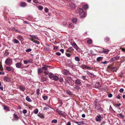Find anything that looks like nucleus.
Masks as SVG:
<instances>
[{"label": "nucleus", "instance_id": "obj_13", "mask_svg": "<svg viewBox=\"0 0 125 125\" xmlns=\"http://www.w3.org/2000/svg\"><path fill=\"white\" fill-rule=\"evenodd\" d=\"M70 7L72 9H74L75 7V4L72 3H71L70 4Z\"/></svg>", "mask_w": 125, "mask_h": 125}, {"label": "nucleus", "instance_id": "obj_63", "mask_svg": "<svg viewBox=\"0 0 125 125\" xmlns=\"http://www.w3.org/2000/svg\"><path fill=\"white\" fill-rule=\"evenodd\" d=\"M56 54L57 55L60 56L61 54V53L60 52H57L56 53Z\"/></svg>", "mask_w": 125, "mask_h": 125}, {"label": "nucleus", "instance_id": "obj_20", "mask_svg": "<svg viewBox=\"0 0 125 125\" xmlns=\"http://www.w3.org/2000/svg\"><path fill=\"white\" fill-rule=\"evenodd\" d=\"M11 68H12V67L7 66L6 68V69L7 71L10 72L11 71Z\"/></svg>", "mask_w": 125, "mask_h": 125}, {"label": "nucleus", "instance_id": "obj_16", "mask_svg": "<svg viewBox=\"0 0 125 125\" xmlns=\"http://www.w3.org/2000/svg\"><path fill=\"white\" fill-rule=\"evenodd\" d=\"M17 38L21 41H22L24 40L22 36L20 35H19L17 36Z\"/></svg>", "mask_w": 125, "mask_h": 125}, {"label": "nucleus", "instance_id": "obj_61", "mask_svg": "<svg viewBox=\"0 0 125 125\" xmlns=\"http://www.w3.org/2000/svg\"><path fill=\"white\" fill-rule=\"evenodd\" d=\"M112 94H108V96L109 97L111 98L112 96Z\"/></svg>", "mask_w": 125, "mask_h": 125}, {"label": "nucleus", "instance_id": "obj_40", "mask_svg": "<svg viewBox=\"0 0 125 125\" xmlns=\"http://www.w3.org/2000/svg\"><path fill=\"white\" fill-rule=\"evenodd\" d=\"M66 93L70 95H71L72 94V93L69 91H68L66 92Z\"/></svg>", "mask_w": 125, "mask_h": 125}, {"label": "nucleus", "instance_id": "obj_23", "mask_svg": "<svg viewBox=\"0 0 125 125\" xmlns=\"http://www.w3.org/2000/svg\"><path fill=\"white\" fill-rule=\"evenodd\" d=\"M3 107H4V109L5 110L8 111H10L9 109L8 106L6 105H4V106Z\"/></svg>", "mask_w": 125, "mask_h": 125}, {"label": "nucleus", "instance_id": "obj_55", "mask_svg": "<svg viewBox=\"0 0 125 125\" xmlns=\"http://www.w3.org/2000/svg\"><path fill=\"white\" fill-rule=\"evenodd\" d=\"M110 69L112 71V70H113V68H114V67H113L112 66H110L109 67Z\"/></svg>", "mask_w": 125, "mask_h": 125}, {"label": "nucleus", "instance_id": "obj_45", "mask_svg": "<svg viewBox=\"0 0 125 125\" xmlns=\"http://www.w3.org/2000/svg\"><path fill=\"white\" fill-rule=\"evenodd\" d=\"M14 117L17 120H18L19 118V117L15 114H14Z\"/></svg>", "mask_w": 125, "mask_h": 125}, {"label": "nucleus", "instance_id": "obj_1", "mask_svg": "<svg viewBox=\"0 0 125 125\" xmlns=\"http://www.w3.org/2000/svg\"><path fill=\"white\" fill-rule=\"evenodd\" d=\"M42 73H44L45 75L47 74V66L44 65L42 67V68L38 69V73L39 74L41 75Z\"/></svg>", "mask_w": 125, "mask_h": 125}, {"label": "nucleus", "instance_id": "obj_3", "mask_svg": "<svg viewBox=\"0 0 125 125\" xmlns=\"http://www.w3.org/2000/svg\"><path fill=\"white\" fill-rule=\"evenodd\" d=\"M12 62V60L10 58H8L6 59L5 61V63L8 65H10Z\"/></svg>", "mask_w": 125, "mask_h": 125}, {"label": "nucleus", "instance_id": "obj_29", "mask_svg": "<svg viewBox=\"0 0 125 125\" xmlns=\"http://www.w3.org/2000/svg\"><path fill=\"white\" fill-rule=\"evenodd\" d=\"M117 116L119 118H124V116L120 114H117Z\"/></svg>", "mask_w": 125, "mask_h": 125}, {"label": "nucleus", "instance_id": "obj_36", "mask_svg": "<svg viewBox=\"0 0 125 125\" xmlns=\"http://www.w3.org/2000/svg\"><path fill=\"white\" fill-rule=\"evenodd\" d=\"M121 104H114V105L115 107H119L121 105Z\"/></svg>", "mask_w": 125, "mask_h": 125}, {"label": "nucleus", "instance_id": "obj_35", "mask_svg": "<svg viewBox=\"0 0 125 125\" xmlns=\"http://www.w3.org/2000/svg\"><path fill=\"white\" fill-rule=\"evenodd\" d=\"M83 8L85 9H87L88 8V6L87 4L83 6Z\"/></svg>", "mask_w": 125, "mask_h": 125}, {"label": "nucleus", "instance_id": "obj_48", "mask_svg": "<svg viewBox=\"0 0 125 125\" xmlns=\"http://www.w3.org/2000/svg\"><path fill=\"white\" fill-rule=\"evenodd\" d=\"M108 63V61H105L104 62H102V63L104 64H106Z\"/></svg>", "mask_w": 125, "mask_h": 125}, {"label": "nucleus", "instance_id": "obj_32", "mask_svg": "<svg viewBox=\"0 0 125 125\" xmlns=\"http://www.w3.org/2000/svg\"><path fill=\"white\" fill-rule=\"evenodd\" d=\"M19 88L21 90L23 91H24L25 90V87L22 86L21 85L20 86Z\"/></svg>", "mask_w": 125, "mask_h": 125}, {"label": "nucleus", "instance_id": "obj_26", "mask_svg": "<svg viewBox=\"0 0 125 125\" xmlns=\"http://www.w3.org/2000/svg\"><path fill=\"white\" fill-rule=\"evenodd\" d=\"M26 100L29 102H31L32 101L28 96H27L26 97Z\"/></svg>", "mask_w": 125, "mask_h": 125}, {"label": "nucleus", "instance_id": "obj_18", "mask_svg": "<svg viewBox=\"0 0 125 125\" xmlns=\"http://www.w3.org/2000/svg\"><path fill=\"white\" fill-rule=\"evenodd\" d=\"M74 50L73 49V47H69L67 50V52H71L72 51Z\"/></svg>", "mask_w": 125, "mask_h": 125}, {"label": "nucleus", "instance_id": "obj_19", "mask_svg": "<svg viewBox=\"0 0 125 125\" xmlns=\"http://www.w3.org/2000/svg\"><path fill=\"white\" fill-rule=\"evenodd\" d=\"M58 79V77L56 75H54L52 77V80L57 81Z\"/></svg>", "mask_w": 125, "mask_h": 125}, {"label": "nucleus", "instance_id": "obj_31", "mask_svg": "<svg viewBox=\"0 0 125 125\" xmlns=\"http://www.w3.org/2000/svg\"><path fill=\"white\" fill-rule=\"evenodd\" d=\"M109 50L108 49H105L103 51V52L105 53H107L109 52Z\"/></svg>", "mask_w": 125, "mask_h": 125}, {"label": "nucleus", "instance_id": "obj_60", "mask_svg": "<svg viewBox=\"0 0 125 125\" xmlns=\"http://www.w3.org/2000/svg\"><path fill=\"white\" fill-rule=\"evenodd\" d=\"M82 79L84 80H85L86 79V77L85 76H83L82 77Z\"/></svg>", "mask_w": 125, "mask_h": 125}, {"label": "nucleus", "instance_id": "obj_46", "mask_svg": "<svg viewBox=\"0 0 125 125\" xmlns=\"http://www.w3.org/2000/svg\"><path fill=\"white\" fill-rule=\"evenodd\" d=\"M57 122V120L56 119H54L52 120V123H56Z\"/></svg>", "mask_w": 125, "mask_h": 125}, {"label": "nucleus", "instance_id": "obj_8", "mask_svg": "<svg viewBox=\"0 0 125 125\" xmlns=\"http://www.w3.org/2000/svg\"><path fill=\"white\" fill-rule=\"evenodd\" d=\"M20 6L22 7H24L27 6V3L25 2L22 1L20 2Z\"/></svg>", "mask_w": 125, "mask_h": 125}, {"label": "nucleus", "instance_id": "obj_22", "mask_svg": "<svg viewBox=\"0 0 125 125\" xmlns=\"http://www.w3.org/2000/svg\"><path fill=\"white\" fill-rule=\"evenodd\" d=\"M63 73L65 75H67L68 74V71L65 70H63L62 71Z\"/></svg>", "mask_w": 125, "mask_h": 125}, {"label": "nucleus", "instance_id": "obj_25", "mask_svg": "<svg viewBox=\"0 0 125 125\" xmlns=\"http://www.w3.org/2000/svg\"><path fill=\"white\" fill-rule=\"evenodd\" d=\"M9 30L10 31H17V30H16L14 27H12L10 28H9Z\"/></svg>", "mask_w": 125, "mask_h": 125}, {"label": "nucleus", "instance_id": "obj_17", "mask_svg": "<svg viewBox=\"0 0 125 125\" xmlns=\"http://www.w3.org/2000/svg\"><path fill=\"white\" fill-rule=\"evenodd\" d=\"M29 36L30 37H31L32 39H36V40H39L38 38L37 37V36H35V35L32 36V35H30Z\"/></svg>", "mask_w": 125, "mask_h": 125}, {"label": "nucleus", "instance_id": "obj_28", "mask_svg": "<svg viewBox=\"0 0 125 125\" xmlns=\"http://www.w3.org/2000/svg\"><path fill=\"white\" fill-rule=\"evenodd\" d=\"M53 74L51 73H50L49 74V76L51 79L52 80V77L53 76Z\"/></svg>", "mask_w": 125, "mask_h": 125}, {"label": "nucleus", "instance_id": "obj_42", "mask_svg": "<svg viewBox=\"0 0 125 125\" xmlns=\"http://www.w3.org/2000/svg\"><path fill=\"white\" fill-rule=\"evenodd\" d=\"M38 9L40 10H42L43 9V7L40 5H38Z\"/></svg>", "mask_w": 125, "mask_h": 125}, {"label": "nucleus", "instance_id": "obj_49", "mask_svg": "<svg viewBox=\"0 0 125 125\" xmlns=\"http://www.w3.org/2000/svg\"><path fill=\"white\" fill-rule=\"evenodd\" d=\"M32 49H26V52H30L31 51Z\"/></svg>", "mask_w": 125, "mask_h": 125}, {"label": "nucleus", "instance_id": "obj_10", "mask_svg": "<svg viewBox=\"0 0 125 125\" xmlns=\"http://www.w3.org/2000/svg\"><path fill=\"white\" fill-rule=\"evenodd\" d=\"M75 83L76 84H77V85H81L82 84L81 81L79 79H77L75 80Z\"/></svg>", "mask_w": 125, "mask_h": 125}, {"label": "nucleus", "instance_id": "obj_47", "mask_svg": "<svg viewBox=\"0 0 125 125\" xmlns=\"http://www.w3.org/2000/svg\"><path fill=\"white\" fill-rule=\"evenodd\" d=\"M117 71V69L115 68V67H114L113 68V70H112V71L113 72H116Z\"/></svg>", "mask_w": 125, "mask_h": 125}, {"label": "nucleus", "instance_id": "obj_41", "mask_svg": "<svg viewBox=\"0 0 125 125\" xmlns=\"http://www.w3.org/2000/svg\"><path fill=\"white\" fill-rule=\"evenodd\" d=\"M109 38L108 37H106L105 38V39H104V40L105 41L108 42L109 41Z\"/></svg>", "mask_w": 125, "mask_h": 125}, {"label": "nucleus", "instance_id": "obj_57", "mask_svg": "<svg viewBox=\"0 0 125 125\" xmlns=\"http://www.w3.org/2000/svg\"><path fill=\"white\" fill-rule=\"evenodd\" d=\"M117 109L118 110V112L120 113L121 112V108L120 107H118Z\"/></svg>", "mask_w": 125, "mask_h": 125}, {"label": "nucleus", "instance_id": "obj_34", "mask_svg": "<svg viewBox=\"0 0 125 125\" xmlns=\"http://www.w3.org/2000/svg\"><path fill=\"white\" fill-rule=\"evenodd\" d=\"M40 90L39 89H38L36 90V93L37 94V95H39L40 94Z\"/></svg>", "mask_w": 125, "mask_h": 125}, {"label": "nucleus", "instance_id": "obj_9", "mask_svg": "<svg viewBox=\"0 0 125 125\" xmlns=\"http://www.w3.org/2000/svg\"><path fill=\"white\" fill-rule=\"evenodd\" d=\"M10 78L7 76H5L4 77V80L6 82H10Z\"/></svg>", "mask_w": 125, "mask_h": 125}, {"label": "nucleus", "instance_id": "obj_7", "mask_svg": "<svg viewBox=\"0 0 125 125\" xmlns=\"http://www.w3.org/2000/svg\"><path fill=\"white\" fill-rule=\"evenodd\" d=\"M71 45L76 50H77L78 49V47L75 42H74L72 43Z\"/></svg>", "mask_w": 125, "mask_h": 125}, {"label": "nucleus", "instance_id": "obj_37", "mask_svg": "<svg viewBox=\"0 0 125 125\" xmlns=\"http://www.w3.org/2000/svg\"><path fill=\"white\" fill-rule=\"evenodd\" d=\"M92 42V41L91 39H89L87 41V43L89 44H91Z\"/></svg>", "mask_w": 125, "mask_h": 125}, {"label": "nucleus", "instance_id": "obj_30", "mask_svg": "<svg viewBox=\"0 0 125 125\" xmlns=\"http://www.w3.org/2000/svg\"><path fill=\"white\" fill-rule=\"evenodd\" d=\"M77 21V19L75 18H74L72 20V21L73 23H75Z\"/></svg>", "mask_w": 125, "mask_h": 125}, {"label": "nucleus", "instance_id": "obj_54", "mask_svg": "<svg viewBox=\"0 0 125 125\" xmlns=\"http://www.w3.org/2000/svg\"><path fill=\"white\" fill-rule=\"evenodd\" d=\"M34 42H35V43L38 44H39L40 43V42L38 41L35 40Z\"/></svg>", "mask_w": 125, "mask_h": 125}, {"label": "nucleus", "instance_id": "obj_58", "mask_svg": "<svg viewBox=\"0 0 125 125\" xmlns=\"http://www.w3.org/2000/svg\"><path fill=\"white\" fill-rule=\"evenodd\" d=\"M124 91V89L123 88H121L119 91L120 93H122Z\"/></svg>", "mask_w": 125, "mask_h": 125}, {"label": "nucleus", "instance_id": "obj_11", "mask_svg": "<svg viewBox=\"0 0 125 125\" xmlns=\"http://www.w3.org/2000/svg\"><path fill=\"white\" fill-rule=\"evenodd\" d=\"M16 66L17 68H20L22 66V64L21 62H17L16 64Z\"/></svg>", "mask_w": 125, "mask_h": 125}, {"label": "nucleus", "instance_id": "obj_27", "mask_svg": "<svg viewBox=\"0 0 125 125\" xmlns=\"http://www.w3.org/2000/svg\"><path fill=\"white\" fill-rule=\"evenodd\" d=\"M13 42L14 43H19V42L16 39H13Z\"/></svg>", "mask_w": 125, "mask_h": 125}, {"label": "nucleus", "instance_id": "obj_64", "mask_svg": "<svg viewBox=\"0 0 125 125\" xmlns=\"http://www.w3.org/2000/svg\"><path fill=\"white\" fill-rule=\"evenodd\" d=\"M90 76L92 78H94V77L95 76V75L94 74L92 73H91Z\"/></svg>", "mask_w": 125, "mask_h": 125}, {"label": "nucleus", "instance_id": "obj_4", "mask_svg": "<svg viewBox=\"0 0 125 125\" xmlns=\"http://www.w3.org/2000/svg\"><path fill=\"white\" fill-rule=\"evenodd\" d=\"M102 118V117L101 116V115H97L95 117V119L96 121L100 122L101 121Z\"/></svg>", "mask_w": 125, "mask_h": 125}, {"label": "nucleus", "instance_id": "obj_15", "mask_svg": "<svg viewBox=\"0 0 125 125\" xmlns=\"http://www.w3.org/2000/svg\"><path fill=\"white\" fill-rule=\"evenodd\" d=\"M73 24L71 23H67V25L66 27L68 28H71L73 27Z\"/></svg>", "mask_w": 125, "mask_h": 125}, {"label": "nucleus", "instance_id": "obj_33", "mask_svg": "<svg viewBox=\"0 0 125 125\" xmlns=\"http://www.w3.org/2000/svg\"><path fill=\"white\" fill-rule=\"evenodd\" d=\"M75 60L76 61L79 62L80 61V59L78 56H75Z\"/></svg>", "mask_w": 125, "mask_h": 125}, {"label": "nucleus", "instance_id": "obj_43", "mask_svg": "<svg viewBox=\"0 0 125 125\" xmlns=\"http://www.w3.org/2000/svg\"><path fill=\"white\" fill-rule=\"evenodd\" d=\"M28 63H31L32 62L33 60L31 59H30L27 60Z\"/></svg>", "mask_w": 125, "mask_h": 125}, {"label": "nucleus", "instance_id": "obj_14", "mask_svg": "<svg viewBox=\"0 0 125 125\" xmlns=\"http://www.w3.org/2000/svg\"><path fill=\"white\" fill-rule=\"evenodd\" d=\"M56 112L58 113L59 114L62 115L63 116L64 115L62 113V112L60 110H59V109H56Z\"/></svg>", "mask_w": 125, "mask_h": 125}, {"label": "nucleus", "instance_id": "obj_44", "mask_svg": "<svg viewBox=\"0 0 125 125\" xmlns=\"http://www.w3.org/2000/svg\"><path fill=\"white\" fill-rule=\"evenodd\" d=\"M38 110L37 109H36L34 110V113L35 114H37L38 113Z\"/></svg>", "mask_w": 125, "mask_h": 125}, {"label": "nucleus", "instance_id": "obj_24", "mask_svg": "<svg viewBox=\"0 0 125 125\" xmlns=\"http://www.w3.org/2000/svg\"><path fill=\"white\" fill-rule=\"evenodd\" d=\"M103 57H99L97 58L96 61L98 62H99L103 59Z\"/></svg>", "mask_w": 125, "mask_h": 125}, {"label": "nucleus", "instance_id": "obj_50", "mask_svg": "<svg viewBox=\"0 0 125 125\" xmlns=\"http://www.w3.org/2000/svg\"><path fill=\"white\" fill-rule=\"evenodd\" d=\"M69 66L71 68H73V67H74L73 65V64L71 63L70 64Z\"/></svg>", "mask_w": 125, "mask_h": 125}, {"label": "nucleus", "instance_id": "obj_51", "mask_svg": "<svg viewBox=\"0 0 125 125\" xmlns=\"http://www.w3.org/2000/svg\"><path fill=\"white\" fill-rule=\"evenodd\" d=\"M43 80L45 81H47V78L45 76H43Z\"/></svg>", "mask_w": 125, "mask_h": 125}, {"label": "nucleus", "instance_id": "obj_62", "mask_svg": "<svg viewBox=\"0 0 125 125\" xmlns=\"http://www.w3.org/2000/svg\"><path fill=\"white\" fill-rule=\"evenodd\" d=\"M66 55L68 57H70L71 56L70 54V53H66Z\"/></svg>", "mask_w": 125, "mask_h": 125}, {"label": "nucleus", "instance_id": "obj_5", "mask_svg": "<svg viewBox=\"0 0 125 125\" xmlns=\"http://www.w3.org/2000/svg\"><path fill=\"white\" fill-rule=\"evenodd\" d=\"M74 88L72 89L73 91H76L77 90L78 91L79 89V86L78 85H74L73 86Z\"/></svg>", "mask_w": 125, "mask_h": 125}, {"label": "nucleus", "instance_id": "obj_2", "mask_svg": "<svg viewBox=\"0 0 125 125\" xmlns=\"http://www.w3.org/2000/svg\"><path fill=\"white\" fill-rule=\"evenodd\" d=\"M78 13L81 17H83L85 16V12L83 11L82 8H79L78 9Z\"/></svg>", "mask_w": 125, "mask_h": 125}, {"label": "nucleus", "instance_id": "obj_12", "mask_svg": "<svg viewBox=\"0 0 125 125\" xmlns=\"http://www.w3.org/2000/svg\"><path fill=\"white\" fill-rule=\"evenodd\" d=\"M95 108L96 109L101 110V108L100 105L99 104H97L95 105Z\"/></svg>", "mask_w": 125, "mask_h": 125}, {"label": "nucleus", "instance_id": "obj_56", "mask_svg": "<svg viewBox=\"0 0 125 125\" xmlns=\"http://www.w3.org/2000/svg\"><path fill=\"white\" fill-rule=\"evenodd\" d=\"M59 81L61 83L63 81V79L62 78H60L59 79Z\"/></svg>", "mask_w": 125, "mask_h": 125}, {"label": "nucleus", "instance_id": "obj_38", "mask_svg": "<svg viewBox=\"0 0 125 125\" xmlns=\"http://www.w3.org/2000/svg\"><path fill=\"white\" fill-rule=\"evenodd\" d=\"M38 116L40 118H42L44 117V116L41 114H38Z\"/></svg>", "mask_w": 125, "mask_h": 125}, {"label": "nucleus", "instance_id": "obj_21", "mask_svg": "<svg viewBox=\"0 0 125 125\" xmlns=\"http://www.w3.org/2000/svg\"><path fill=\"white\" fill-rule=\"evenodd\" d=\"M95 86L96 88H98L100 86V83L98 82L96 83Z\"/></svg>", "mask_w": 125, "mask_h": 125}, {"label": "nucleus", "instance_id": "obj_6", "mask_svg": "<svg viewBox=\"0 0 125 125\" xmlns=\"http://www.w3.org/2000/svg\"><path fill=\"white\" fill-rule=\"evenodd\" d=\"M119 57L118 56H116L110 59V61L111 62H113L114 61L118 60L119 59Z\"/></svg>", "mask_w": 125, "mask_h": 125}, {"label": "nucleus", "instance_id": "obj_53", "mask_svg": "<svg viewBox=\"0 0 125 125\" xmlns=\"http://www.w3.org/2000/svg\"><path fill=\"white\" fill-rule=\"evenodd\" d=\"M23 113L25 114L27 113V110L26 109H24L23 111Z\"/></svg>", "mask_w": 125, "mask_h": 125}, {"label": "nucleus", "instance_id": "obj_52", "mask_svg": "<svg viewBox=\"0 0 125 125\" xmlns=\"http://www.w3.org/2000/svg\"><path fill=\"white\" fill-rule=\"evenodd\" d=\"M28 63L27 60H24V64H27Z\"/></svg>", "mask_w": 125, "mask_h": 125}, {"label": "nucleus", "instance_id": "obj_59", "mask_svg": "<svg viewBox=\"0 0 125 125\" xmlns=\"http://www.w3.org/2000/svg\"><path fill=\"white\" fill-rule=\"evenodd\" d=\"M33 2L36 3H38V0H33Z\"/></svg>", "mask_w": 125, "mask_h": 125}, {"label": "nucleus", "instance_id": "obj_39", "mask_svg": "<svg viewBox=\"0 0 125 125\" xmlns=\"http://www.w3.org/2000/svg\"><path fill=\"white\" fill-rule=\"evenodd\" d=\"M84 67L86 69H87L91 70V67H90L89 66H87L85 65L84 66Z\"/></svg>", "mask_w": 125, "mask_h": 125}]
</instances>
